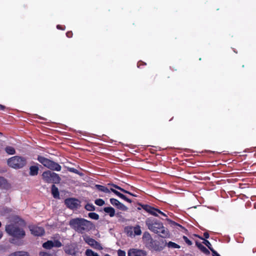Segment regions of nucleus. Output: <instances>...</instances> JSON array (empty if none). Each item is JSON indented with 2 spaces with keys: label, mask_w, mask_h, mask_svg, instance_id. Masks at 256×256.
<instances>
[{
  "label": "nucleus",
  "mask_w": 256,
  "mask_h": 256,
  "mask_svg": "<svg viewBox=\"0 0 256 256\" xmlns=\"http://www.w3.org/2000/svg\"><path fill=\"white\" fill-rule=\"evenodd\" d=\"M164 246H167L168 248H180V246L172 242H169L168 243L166 242Z\"/></svg>",
  "instance_id": "obj_22"
},
{
  "label": "nucleus",
  "mask_w": 256,
  "mask_h": 256,
  "mask_svg": "<svg viewBox=\"0 0 256 256\" xmlns=\"http://www.w3.org/2000/svg\"><path fill=\"white\" fill-rule=\"evenodd\" d=\"M143 238L145 240L146 244L148 242H150L152 238L150 234L148 232H144L143 235Z\"/></svg>",
  "instance_id": "obj_26"
},
{
  "label": "nucleus",
  "mask_w": 256,
  "mask_h": 256,
  "mask_svg": "<svg viewBox=\"0 0 256 256\" xmlns=\"http://www.w3.org/2000/svg\"><path fill=\"white\" fill-rule=\"evenodd\" d=\"M138 205L140 206L142 208H143L146 212L150 213L152 215H153L156 216H158V214L154 212V210H156V208L151 206L148 204H138Z\"/></svg>",
  "instance_id": "obj_15"
},
{
  "label": "nucleus",
  "mask_w": 256,
  "mask_h": 256,
  "mask_svg": "<svg viewBox=\"0 0 256 256\" xmlns=\"http://www.w3.org/2000/svg\"><path fill=\"white\" fill-rule=\"evenodd\" d=\"M196 245L204 254L208 255L210 254V251L201 243L196 242Z\"/></svg>",
  "instance_id": "obj_17"
},
{
  "label": "nucleus",
  "mask_w": 256,
  "mask_h": 256,
  "mask_svg": "<svg viewBox=\"0 0 256 256\" xmlns=\"http://www.w3.org/2000/svg\"><path fill=\"white\" fill-rule=\"evenodd\" d=\"M0 108L1 110H4V106L2 104H0Z\"/></svg>",
  "instance_id": "obj_42"
},
{
  "label": "nucleus",
  "mask_w": 256,
  "mask_h": 256,
  "mask_svg": "<svg viewBox=\"0 0 256 256\" xmlns=\"http://www.w3.org/2000/svg\"><path fill=\"white\" fill-rule=\"evenodd\" d=\"M69 225L72 229L82 234L88 232L94 227L92 222L82 218H72L69 222Z\"/></svg>",
  "instance_id": "obj_2"
},
{
  "label": "nucleus",
  "mask_w": 256,
  "mask_h": 256,
  "mask_svg": "<svg viewBox=\"0 0 256 256\" xmlns=\"http://www.w3.org/2000/svg\"><path fill=\"white\" fill-rule=\"evenodd\" d=\"M57 28H60V29H62V28H60V26H59V25L57 26Z\"/></svg>",
  "instance_id": "obj_46"
},
{
  "label": "nucleus",
  "mask_w": 256,
  "mask_h": 256,
  "mask_svg": "<svg viewBox=\"0 0 256 256\" xmlns=\"http://www.w3.org/2000/svg\"><path fill=\"white\" fill-rule=\"evenodd\" d=\"M38 168L36 166H31L30 168V176H36L38 174Z\"/></svg>",
  "instance_id": "obj_20"
},
{
  "label": "nucleus",
  "mask_w": 256,
  "mask_h": 256,
  "mask_svg": "<svg viewBox=\"0 0 256 256\" xmlns=\"http://www.w3.org/2000/svg\"><path fill=\"white\" fill-rule=\"evenodd\" d=\"M195 236H197L199 238L201 239V240H204V241L203 242V243L211 250H212L214 249L212 246V244H211L210 243V242L206 240V239H204L202 237L200 236H199L198 235H196V234H195Z\"/></svg>",
  "instance_id": "obj_23"
},
{
  "label": "nucleus",
  "mask_w": 256,
  "mask_h": 256,
  "mask_svg": "<svg viewBox=\"0 0 256 256\" xmlns=\"http://www.w3.org/2000/svg\"><path fill=\"white\" fill-rule=\"evenodd\" d=\"M88 216L90 218L94 220H98L100 218L99 215L96 212H90Z\"/></svg>",
  "instance_id": "obj_27"
},
{
  "label": "nucleus",
  "mask_w": 256,
  "mask_h": 256,
  "mask_svg": "<svg viewBox=\"0 0 256 256\" xmlns=\"http://www.w3.org/2000/svg\"><path fill=\"white\" fill-rule=\"evenodd\" d=\"M146 246L150 249L156 251H160L163 250L164 247V244L160 245V242L156 240L152 239L150 242H148L146 244Z\"/></svg>",
  "instance_id": "obj_9"
},
{
  "label": "nucleus",
  "mask_w": 256,
  "mask_h": 256,
  "mask_svg": "<svg viewBox=\"0 0 256 256\" xmlns=\"http://www.w3.org/2000/svg\"><path fill=\"white\" fill-rule=\"evenodd\" d=\"M183 240L188 246H191L192 244V242L186 236H184L182 237Z\"/></svg>",
  "instance_id": "obj_32"
},
{
  "label": "nucleus",
  "mask_w": 256,
  "mask_h": 256,
  "mask_svg": "<svg viewBox=\"0 0 256 256\" xmlns=\"http://www.w3.org/2000/svg\"><path fill=\"white\" fill-rule=\"evenodd\" d=\"M118 256H126V252L124 250H119L118 251Z\"/></svg>",
  "instance_id": "obj_33"
},
{
  "label": "nucleus",
  "mask_w": 256,
  "mask_h": 256,
  "mask_svg": "<svg viewBox=\"0 0 256 256\" xmlns=\"http://www.w3.org/2000/svg\"><path fill=\"white\" fill-rule=\"evenodd\" d=\"M42 178L45 182L48 183H58L60 180V178L57 174L50 170L44 172Z\"/></svg>",
  "instance_id": "obj_7"
},
{
  "label": "nucleus",
  "mask_w": 256,
  "mask_h": 256,
  "mask_svg": "<svg viewBox=\"0 0 256 256\" xmlns=\"http://www.w3.org/2000/svg\"><path fill=\"white\" fill-rule=\"evenodd\" d=\"M31 233L36 236H40L44 234V230L42 227L32 226L30 228Z\"/></svg>",
  "instance_id": "obj_14"
},
{
  "label": "nucleus",
  "mask_w": 256,
  "mask_h": 256,
  "mask_svg": "<svg viewBox=\"0 0 256 256\" xmlns=\"http://www.w3.org/2000/svg\"><path fill=\"white\" fill-rule=\"evenodd\" d=\"M130 234H132V232H134V235L140 236L142 234V230L140 226L139 225H136L135 226H130Z\"/></svg>",
  "instance_id": "obj_16"
},
{
  "label": "nucleus",
  "mask_w": 256,
  "mask_h": 256,
  "mask_svg": "<svg viewBox=\"0 0 256 256\" xmlns=\"http://www.w3.org/2000/svg\"><path fill=\"white\" fill-rule=\"evenodd\" d=\"M2 236H3L2 232V231H0V239H1V238Z\"/></svg>",
  "instance_id": "obj_43"
},
{
  "label": "nucleus",
  "mask_w": 256,
  "mask_h": 256,
  "mask_svg": "<svg viewBox=\"0 0 256 256\" xmlns=\"http://www.w3.org/2000/svg\"><path fill=\"white\" fill-rule=\"evenodd\" d=\"M26 160L22 156H14L7 160L8 166L15 169H19L23 168L26 164Z\"/></svg>",
  "instance_id": "obj_4"
},
{
  "label": "nucleus",
  "mask_w": 256,
  "mask_h": 256,
  "mask_svg": "<svg viewBox=\"0 0 256 256\" xmlns=\"http://www.w3.org/2000/svg\"><path fill=\"white\" fill-rule=\"evenodd\" d=\"M96 252H94L90 249H87L85 252L86 256H94Z\"/></svg>",
  "instance_id": "obj_31"
},
{
  "label": "nucleus",
  "mask_w": 256,
  "mask_h": 256,
  "mask_svg": "<svg viewBox=\"0 0 256 256\" xmlns=\"http://www.w3.org/2000/svg\"><path fill=\"white\" fill-rule=\"evenodd\" d=\"M84 239L86 243H87L88 245L98 250H102V247L100 244L96 241L94 239L91 238L88 236L84 237Z\"/></svg>",
  "instance_id": "obj_11"
},
{
  "label": "nucleus",
  "mask_w": 256,
  "mask_h": 256,
  "mask_svg": "<svg viewBox=\"0 0 256 256\" xmlns=\"http://www.w3.org/2000/svg\"><path fill=\"white\" fill-rule=\"evenodd\" d=\"M52 194L54 198H60L58 189L54 184H53L52 187Z\"/></svg>",
  "instance_id": "obj_19"
},
{
  "label": "nucleus",
  "mask_w": 256,
  "mask_h": 256,
  "mask_svg": "<svg viewBox=\"0 0 256 256\" xmlns=\"http://www.w3.org/2000/svg\"><path fill=\"white\" fill-rule=\"evenodd\" d=\"M146 65V63L145 62H138V67L140 68L141 67V66H145Z\"/></svg>",
  "instance_id": "obj_37"
},
{
  "label": "nucleus",
  "mask_w": 256,
  "mask_h": 256,
  "mask_svg": "<svg viewBox=\"0 0 256 256\" xmlns=\"http://www.w3.org/2000/svg\"><path fill=\"white\" fill-rule=\"evenodd\" d=\"M94 203L98 206H102L104 204V201L101 198H98L95 200Z\"/></svg>",
  "instance_id": "obj_29"
},
{
  "label": "nucleus",
  "mask_w": 256,
  "mask_h": 256,
  "mask_svg": "<svg viewBox=\"0 0 256 256\" xmlns=\"http://www.w3.org/2000/svg\"><path fill=\"white\" fill-rule=\"evenodd\" d=\"M5 230L10 236L17 239L22 238L26 235L25 232L18 223L6 225Z\"/></svg>",
  "instance_id": "obj_3"
},
{
  "label": "nucleus",
  "mask_w": 256,
  "mask_h": 256,
  "mask_svg": "<svg viewBox=\"0 0 256 256\" xmlns=\"http://www.w3.org/2000/svg\"><path fill=\"white\" fill-rule=\"evenodd\" d=\"M2 226V224H1V222H0V228Z\"/></svg>",
  "instance_id": "obj_48"
},
{
  "label": "nucleus",
  "mask_w": 256,
  "mask_h": 256,
  "mask_svg": "<svg viewBox=\"0 0 256 256\" xmlns=\"http://www.w3.org/2000/svg\"><path fill=\"white\" fill-rule=\"evenodd\" d=\"M84 208L88 211H94L95 210V206L92 204H87Z\"/></svg>",
  "instance_id": "obj_28"
},
{
  "label": "nucleus",
  "mask_w": 256,
  "mask_h": 256,
  "mask_svg": "<svg viewBox=\"0 0 256 256\" xmlns=\"http://www.w3.org/2000/svg\"><path fill=\"white\" fill-rule=\"evenodd\" d=\"M95 188L98 191L102 192H104L106 194H110V192H112L115 194H116L117 196H118L122 199L126 200V202H127L129 203L132 202V200L128 198L125 195L120 192H119L114 190V188H110V189H108L107 187H106L104 186L100 185V184H96Z\"/></svg>",
  "instance_id": "obj_5"
},
{
  "label": "nucleus",
  "mask_w": 256,
  "mask_h": 256,
  "mask_svg": "<svg viewBox=\"0 0 256 256\" xmlns=\"http://www.w3.org/2000/svg\"><path fill=\"white\" fill-rule=\"evenodd\" d=\"M62 246V242L56 239L48 240L42 244L43 248L48 250H50L52 248H60Z\"/></svg>",
  "instance_id": "obj_8"
},
{
  "label": "nucleus",
  "mask_w": 256,
  "mask_h": 256,
  "mask_svg": "<svg viewBox=\"0 0 256 256\" xmlns=\"http://www.w3.org/2000/svg\"><path fill=\"white\" fill-rule=\"evenodd\" d=\"M124 192H123L124 193L128 194H130V196H136V194L130 192L128 191V190H126L124 189Z\"/></svg>",
  "instance_id": "obj_39"
},
{
  "label": "nucleus",
  "mask_w": 256,
  "mask_h": 256,
  "mask_svg": "<svg viewBox=\"0 0 256 256\" xmlns=\"http://www.w3.org/2000/svg\"><path fill=\"white\" fill-rule=\"evenodd\" d=\"M126 232H127V234L129 236H132V234H130V227L128 228H126Z\"/></svg>",
  "instance_id": "obj_41"
},
{
  "label": "nucleus",
  "mask_w": 256,
  "mask_h": 256,
  "mask_svg": "<svg viewBox=\"0 0 256 256\" xmlns=\"http://www.w3.org/2000/svg\"><path fill=\"white\" fill-rule=\"evenodd\" d=\"M204 237L205 238H209V236H210V235H209V234L208 233V232H204Z\"/></svg>",
  "instance_id": "obj_40"
},
{
  "label": "nucleus",
  "mask_w": 256,
  "mask_h": 256,
  "mask_svg": "<svg viewBox=\"0 0 256 256\" xmlns=\"http://www.w3.org/2000/svg\"><path fill=\"white\" fill-rule=\"evenodd\" d=\"M154 212L156 213H158L160 214H162V216H164V217H167V216L164 214V213L160 211V210L158 209V208H156V210H154Z\"/></svg>",
  "instance_id": "obj_34"
},
{
  "label": "nucleus",
  "mask_w": 256,
  "mask_h": 256,
  "mask_svg": "<svg viewBox=\"0 0 256 256\" xmlns=\"http://www.w3.org/2000/svg\"><path fill=\"white\" fill-rule=\"evenodd\" d=\"M72 34H72V32H71V31L68 32L66 33V36L69 38H72Z\"/></svg>",
  "instance_id": "obj_38"
},
{
  "label": "nucleus",
  "mask_w": 256,
  "mask_h": 256,
  "mask_svg": "<svg viewBox=\"0 0 256 256\" xmlns=\"http://www.w3.org/2000/svg\"><path fill=\"white\" fill-rule=\"evenodd\" d=\"M110 201L112 205L116 207L118 209L124 211H126L128 210V208L118 200L114 198H110Z\"/></svg>",
  "instance_id": "obj_12"
},
{
  "label": "nucleus",
  "mask_w": 256,
  "mask_h": 256,
  "mask_svg": "<svg viewBox=\"0 0 256 256\" xmlns=\"http://www.w3.org/2000/svg\"><path fill=\"white\" fill-rule=\"evenodd\" d=\"M210 251L212 252V256H220L214 249L211 250Z\"/></svg>",
  "instance_id": "obj_36"
},
{
  "label": "nucleus",
  "mask_w": 256,
  "mask_h": 256,
  "mask_svg": "<svg viewBox=\"0 0 256 256\" xmlns=\"http://www.w3.org/2000/svg\"><path fill=\"white\" fill-rule=\"evenodd\" d=\"M6 152L8 154H16L15 149L10 146H7L5 148Z\"/></svg>",
  "instance_id": "obj_24"
},
{
  "label": "nucleus",
  "mask_w": 256,
  "mask_h": 256,
  "mask_svg": "<svg viewBox=\"0 0 256 256\" xmlns=\"http://www.w3.org/2000/svg\"><path fill=\"white\" fill-rule=\"evenodd\" d=\"M108 186H112L113 188L120 190L122 192H124V188L119 186H118L116 184H114L112 183H109L108 184Z\"/></svg>",
  "instance_id": "obj_30"
},
{
  "label": "nucleus",
  "mask_w": 256,
  "mask_h": 256,
  "mask_svg": "<svg viewBox=\"0 0 256 256\" xmlns=\"http://www.w3.org/2000/svg\"><path fill=\"white\" fill-rule=\"evenodd\" d=\"M38 160L44 166L49 169L56 171H60L61 170V166L58 164L46 158L39 156Z\"/></svg>",
  "instance_id": "obj_6"
},
{
  "label": "nucleus",
  "mask_w": 256,
  "mask_h": 256,
  "mask_svg": "<svg viewBox=\"0 0 256 256\" xmlns=\"http://www.w3.org/2000/svg\"><path fill=\"white\" fill-rule=\"evenodd\" d=\"M146 224L151 232L158 234L160 237H169L170 234L168 228L164 227L163 224L157 219L152 217L148 218L146 220Z\"/></svg>",
  "instance_id": "obj_1"
},
{
  "label": "nucleus",
  "mask_w": 256,
  "mask_h": 256,
  "mask_svg": "<svg viewBox=\"0 0 256 256\" xmlns=\"http://www.w3.org/2000/svg\"><path fill=\"white\" fill-rule=\"evenodd\" d=\"M40 256H50V255L45 252H40Z\"/></svg>",
  "instance_id": "obj_35"
},
{
  "label": "nucleus",
  "mask_w": 256,
  "mask_h": 256,
  "mask_svg": "<svg viewBox=\"0 0 256 256\" xmlns=\"http://www.w3.org/2000/svg\"><path fill=\"white\" fill-rule=\"evenodd\" d=\"M80 201L76 198L65 199V204L72 210L78 208L80 206Z\"/></svg>",
  "instance_id": "obj_10"
},
{
  "label": "nucleus",
  "mask_w": 256,
  "mask_h": 256,
  "mask_svg": "<svg viewBox=\"0 0 256 256\" xmlns=\"http://www.w3.org/2000/svg\"><path fill=\"white\" fill-rule=\"evenodd\" d=\"M8 256H30L28 252L24 251L16 252L10 254Z\"/></svg>",
  "instance_id": "obj_21"
},
{
  "label": "nucleus",
  "mask_w": 256,
  "mask_h": 256,
  "mask_svg": "<svg viewBox=\"0 0 256 256\" xmlns=\"http://www.w3.org/2000/svg\"><path fill=\"white\" fill-rule=\"evenodd\" d=\"M64 163H65V164H66V163H70V162H68V160H65Z\"/></svg>",
  "instance_id": "obj_44"
},
{
  "label": "nucleus",
  "mask_w": 256,
  "mask_h": 256,
  "mask_svg": "<svg viewBox=\"0 0 256 256\" xmlns=\"http://www.w3.org/2000/svg\"><path fill=\"white\" fill-rule=\"evenodd\" d=\"M105 256H110V254H105Z\"/></svg>",
  "instance_id": "obj_47"
},
{
  "label": "nucleus",
  "mask_w": 256,
  "mask_h": 256,
  "mask_svg": "<svg viewBox=\"0 0 256 256\" xmlns=\"http://www.w3.org/2000/svg\"><path fill=\"white\" fill-rule=\"evenodd\" d=\"M170 68L172 70H176L177 69L176 68H172L171 67H170Z\"/></svg>",
  "instance_id": "obj_45"
},
{
  "label": "nucleus",
  "mask_w": 256,
  "mask_h": 256,
  "mask_svg": "<svg viewBox=\"0 0 256 256\" xmlns=\"http://www.w3.org/2000/svg\"><path fill=\"white\" fill-rule=\"evenodd\" d=\"M146 252L136 248H130L128 252V256H146Z\"/></svg>",
  "instance_id": "obj_13"
},
{
  "label": "nucleus",
  "mask_w": 256,
  "mask_h": 256,
  "mask_svg": "<svg viewBox=\"0 0 256 256\" xmlns=\"http://www.w3.org/2000/svg\"><path fill=\"white\" fill-rule=\"evenodd\" d=\"M65 169H66L68 171H69L70 172H74V174H78L80 176L82 174L78 172V170H77L76 169L74 168H70L68 166L65 165Z\"/></svg>",
  "instance_id": "obj_25"
},
{
  "label": "nucleus",
  "mask_w": 256,
  "mask_h": 256,
  "mask_svg": "<svg viewBox=\"0 0 256 256\" xmlns=\"http://www.w3.org/2000/svg\"><path fill=\"white\" fill-rule=\"evenodd\" d=\"M104 212L108 214L110 217H113L115 215V210L112 206L105 207L104 208Z\"/></svg>",
  "instance_id": "obj_18"
}]
</instances>
